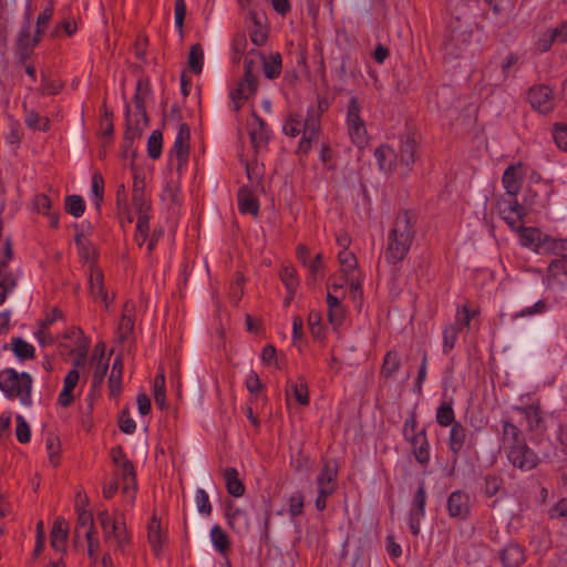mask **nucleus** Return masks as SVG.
Here are the masks:
<instances>
[{"label":"nucleus","instance_id":"f257e3e1","mask_svg":"<svg viewBox=\"0 0 567 567\" xmlns=\"http://www.w3.org/2000/svg\"><path fill=\"white\" fill-rule=\"evenodd\" d=\"M415 225L416 216L412 212L404 209L396 214L388 235L386 262L396 265L406 257L416 234Z\"/></svg>","mask_w":567,"mask_h":567},{"label":"nucleus","instance_id":"f03ea898","mask_svg":"<svg viewBox=\"0 0 567 567\" xmlns=\"http://www.w3.org/2000/svg\"><path fill=\"white\" fill-rule=\"evenodd\" d=\"M0 390L10 400L19 399L24 406L32 405V378L28 372L18 373L8 368L0 372Z\"/></svg>","mask_w":567,"mask_h":567},{"label":"nucleus","instance_id":"7ed1b4c3","mask_svg":"<svg viewBox=\"0 0 567 567\" xmlns=\"http://www.w3.org/2000/svg\"><path fill=\"white\" fill-rule=\"evenodd\" d=\"M471 39L472 32L456 19L455 22L449 25L442 48L446 54L457 58L471 42Z\"/></svg>","mask_w":567,"mask_h":567},{"label":"nucleus","instance_id":"20e7f679","mask_svg":"<svg viewBox=\"0 0 567 567\" xmlns=\"http://www.w3.org/2000/svg\"><path fill=\"white\" fill-rule=\"evenodd\" d=\"M360 113L361 106L359 99L357 96H352L349 100L347 110L348 133L352 143L362 147L367 143V128Z\"/></svg>","mask_w":567,"mask_h":567},{"label":"nucleus","instance_id":"39448f33","mask_svg":"<svg viewBox=\"0 0 567 567\" xmlns=\"http://www.w3.org/2000/svg\"><path fill=\"white\" fill-rule=\"evenodd\" d=\"M13 258V248L11 239L4 240L3 256L0 258V306L6 301L8 295L17 286V278L12 272L7 271L9 262Z\"/></svg>","mask_w":567,"mask_h":567},{"label":"nucleus","instance_id":"423d86ee","mask_svg":"<svg viewBox=\"0 0 567 567\" xmlns=\"http://www.w3.org/2000/svg\"><path fill=\"white\" fill-rule=\"evenodd\" d=\"M427 499V493L425 482L420 481L417 488L413 495L411 508L409 512V527L412 535L417 536L420 534L421 520L425 516V505Z\"/></svg>","mask_w":567,"mask_h":567},{"label":"nucleus","instance_id":"0eeeda50","mask_svg":"<svg viewBox=\"0 0 567 567\" xmlns=\"http://www.w3.org/2000/svg\"><path fill=\"white\" fill-rule=\"evenodd\" d=\"M447 515L457 520L465 522L472 512V502L468 493L456 489L452 492L446 501Z\"/></svg>","mask_w":567,"mask_h":567},{"label":"nucleus","instance_id":"6e6552de","mask_svg":"<svg viewBox=\"0 0 567 567\" xmlns=\"http://www.w3.org/2000/svg\"><path fill=\"white\" fill-rule=\"evenodd\" d=\"M189 140L190 128L188 124L182 123L178 126V132L174 141V145L169 151L171 155H174L177 159L176 171L182 174L188 163L189 156Z\"/></svg>","mask_w":567,"mask_h":567},{"label":"nucleus","instance_id":"1a4fd4ad","mask_svg":"<svg viewBox=\"0 0 567 567\" xmlns=\"http://www.w3.org/2000/svg\"><path fill=\"white\" fill-rule=\"evenodd\" d=\"M499 215L513 230L522 228L524 217L526 216V208L517 202L516 197H511L509 199H504L499 203Z\"/></svg>","mask_w":567,"mask_h":567},{"label":"nucleus","instance_id":"9d476101","mask_svg":"<svg viewBox=\"0 0 567 567\" xmlns=\"http://www.w3.org/2000/svg\"><path fill=\"white\" fill-rule=\"evenodd\" d=\"M142 136V127L140 120L132 118L130 105H125V132L122 142L123 156L128 157L135 156V151L133 148L134 141Z\"/></svg>","mask_w":567,"mask_h":567},{"label":"nucleus","instance_id":"9b49d317","mask_svg":"<svg viewBox=\"0 0 567 567\" xmlns=\"http://www.w3.org/2000/svg\"><path fill=\"white\" fill-rule=\"evenodd\" d=\"M509 463L522 471H530L538 465V455L526 444L512 447L506 454Z\"/></svg>","mask_w":567,"mask_h":567},{"label":"nucleus","instance_id":"f8f14e48","mask_svg":"<svg viewBox=\"0 0 567 567\" xmlns=\"http://www.w3.org/2000/svg\"><path fill=\"white\" fill-rule=\"evenodd\" d=\"M416 138L414 133L406 132L401 136L399 153L396 155L402 173L406 174L412 169L415 162Z\"/></svg>","mask_w":567,"mask_h":567},{"label":"nucleus","instance_id":"ddd939ff","mask_svg":"<svg viewBox=\"0 0 567 567\" xmlns=\"http://www.w3.org/2000/svg\"><path fill=\"white\" fill-rule=\"evenodd\" d=\"M466 437L467 430L461 422H456L451 426L447 446L451 452L452 472L458 462L460 453L465 445Z\"/></svg>","mask_w":567,"mask_h":567},{"label":"nucleus","instance_id":"4468645a","mask_svg":"<svg viewBox=\"0 0 567 567\" xmlns=\"http://www.w3.org/2000/svg\"><path fill=\"white\" fill-rule=\"evenodd\" d=\"M502 445L505 454L512 451V447H518L526 444L523 431L509 419L502 420Z\"/></svg>","mask_w":567,"mask_h":567},{"label":"nucleus","instance_id":"2eb2a0df","mask_svg":"<svg viewBox=\"0 0 567 567\" xmlns=\"http://www.w3.org/2000/svg\"><path fill=\"white\" fill-rule=\"evenodd\" d=\"M248 126L252 147L256 151L266 147L270 140L271 131L268 128L266 122L255 111H252V123H249Z\"/></svg>","mask_w":567,"mask_h":567},{"label":"nucleus","instance_id":"dca6fc26","mask_svg":"<svg viewBox=\"0 0 567 567\" xmlns=\"http://www.w3.org/2000/svg\"><path fill=\"white\" fill-rule=\"evenodd\" d=\"M413 451V455L415 461L421 466H427L430 463L431 447L427 439L426 430L423 427L417 432V435H413L412 437L406 440Z\"/></svg>","mask_w":567,"mask_h":567},{"label":"nucleus","instance_id":"f3484780","mask_svg":"<svg viewBox=\"0 0 567 567\" xmlns=\"http://www.w3.org/2000/svg\"><path fill=\"white\" fill-rule=\"evenodd\" d=\"M530 106L539 113H548L553 110L551 90L546 85L530 87L528 91Z\"/></svg>","mask_w":567,"mask_h":567},{"label":"nucleus","instance_id":"a211bd4d","mask_svg":"<svg viewBox=\"0 0 567 567\" xmlns=\"http://www.w3.org/2000/svg\"><path fill=\"white\" fill-rule=\"evenodd\" d=\"M338 466L336 461H324L320 473L316 478L318 491H329L334 493L337 491Z\"/></svg>","mask_w":567,"mask_h":567},{"label":"nucleus","instance_id":"6ab92c4d","mask_svg":"<svg viewBox=\"0 0 567 567\" xmlns=\"http://www.w3.org/2000/svg\"><path fill=\"white\" fill-rule=\"evenodd\" d=\"M555 42H567V22L544 32L537 40L536 47L540 52L548 51Z\"/></svg>","mask_w":567,"mask_h":567},{"label":"nucleus","instance_id":"aec40b11","mask_svg":"<svg viewBox=\"0 0 567 567\" xmlns=\"http://www.w3.org/2000/svg\"><path fill=\"white\" fill-rule=\"evenodd\" d=\"M522 165H509L503 173L502 183L509 197H516L522 188Z\"/></svg>","mask_w":567,"mask_h":567},{"label":"nucleus","instance_id":"412c9836","mask_svg":"<svg viewBox=\"0 0 567 567\" xmlns=\"http://www.w3.org/2000/svg\"><path fill=\"white\" fill-rule=\"evenodd\" d=\"M249 54L260 58L262 63V72L267 79L275 80L280 76L282 69V58L279 52L271 53L268 59L255 49L250 50Z\"/></svg>","mask_w":567,"mask_h":567},{"label":"nucleus","instance_id":"4be33fe9","mask_svg":"<svg viewBox=\"0 0 567 567\" xmlns=\"http://www.w3.org/2000/svg\"><path fill=\"white\" fill-rule=\"evenodd\" d=\"M135 306L133 302H125L123 315L117 327V337L121 342L127 341L134 332Z\"/></svg>","mask_w":567,"mask_h":567},{"label":"nucleus","instance_id":"5701e85b","mask_svg":"<svg viewBox=\"0 0 567 567\" xmlns=\"http://www.w3.org/2000/svg\"><path fill=\"white\" fill-rule=\"evenodd\" d=\"M499 559L503 567H520L526 559L524 548L511 543L501 550Z\"/></svg>","mask_w":567,"mask_h":567},{"label":"nucleus","instance_id":"b1692460","mask_svg":"<svg viewBox=\"0 0 567 567\" xmlns=\"http://www.w3.org/2000/svg\"><path fill=\"white\" fill-rule=\"evenodd\" d=\"M238 210L241 214L259 215V200L247 186H241L237 193Z\"/></svg>","mask_w":567,"mask_h":567},{"label":"nucleus","instance_id":"393cba45","mask_svg":"<svg viewBox=\"0 0 567 567\" xmlns=\"http://www.w3.org/2000/svg\"><path fill=\"white\" fill-rule=\"evenodd\" d=\"M151 93L150 81L147 79H140L136 83V90L133 97L134 105L138 115L143 120V124H148V116L146 112L145 101Z\"/></svg>","mask_w":567,"mask_h":567},{"label":"nucleus","instance_id":"a878e982","mask_svg":"<svg viewBox=\"0 0 567 567\" xmlns=\"http://www.w3.org/2000/svg\"><path fill=\"white\" fill-rule=\"evenodd\" d=\"M227 523L231 529L238 534L247 533L249 530V517L246 511L228 506L226 512Z\"/></svg>","mask_w":567,"mask_h":567},{"label":"nucleus","instance_id":"bb28decb","mask_svg":"<svg viewBox=\"0 0 567 567\" xmlns=\"http://www.w3.org/2000/svg\"><path fill=\"white\" fill-rule=\"evenodd\" d=\"M321 130L315 124H305L303 123V134L299 141L296 154L301 158L307 156L311 151L312 143L318 142Z\"/></svg>","mask_w":567,"mask_h":567},{"label":"nucleus","instance_id":"cd10ccee","mask_svg":"<svg viewBox=\"0 0 567 567\" xmlns=\"http://www.w3.org/2000/svg\"><path fill=\"white\" fill-rule=\"evenodd\" d=\"M132 202L136 212L151 210V200L145 195V182L143 177L134 175Z\"/></svg>","mask_w":567,"mask_h":567},{"label":"nucleus","instance_id":"c85d7f7f","mask_svg":"<svg viewBox=\"0 0 567 567\" xmlns=\"http://www.w3.org/2000/svg\"><path fill=\"white\" fill-rule=\"evenodd\" d=\"M69 535V523L63 517H56L51 530L50 544L55 550H64Z\"/></svg>","mask_w":567,"mask_h":567},{"label":"nucleus","instance_id":"c756f323","mask_svg":"<svg viewBox=\"0 0 567 567\" xmlns=\"http://www.w3.org/2000/svg\"><path fill=\"white\" fill-rule=\"evenodd\" d=\"M89 285L93 297H100L106 306L113 301V299H109L107 292L104 289V276L101 269L91 267Z\"/></svg>","mask_w":567,"mask_h":567},{"label":"nucleus","instance_id":"7c9ffc66","mask_svg":"<svg viewBox=\"0 0 567 567\" xmlns=\"http://www.w3.org/2000/svg\"><path fill=\"white\" fill-rule=\"evenodd\" d=\"M224 480L227 493L234 497H240L245 494V484L239 478V473L235 467H227L224 470Z\"/></svg>","mask_w":567,"mask_h":567},{"label":"nucleus","instance_id":"2f4dec72","mask_svg":"<svg viewBox=\"0 0 567 567\" xmlns=\"http://www.w3.org/2000/svg\"><path fill=\"white\" fill-rule=\"evenodd\" d=\"M122 375H123V359L117 355L112 365L111 374L109 377L110 396L116 398L122 391Z\"/></svg>","mask_w":567,"mask_h":567},{"label":"nucleus","instance_id":"473e14b6","mask_svg":"<svg viewBox=\"0 0 567 567\" xmlns=\"http://www.w3.org/2000/svg\"><path fill=\"white\" fill-rule=\"evenodd\" d=\"M515 410L525 416L530 431L545 429V421L540 415L538 406L534 404L527 406H515Z\"/></svg>","mask_w":567,"mask_h":567},{"label":"nucleus","instance_id":"72a5a7b5","mask_svg":"<svg viewBox=\"0 0 567 567\" xmlns=\"http://www.w3.org/2000/svg\"><path fill=\"white\" fill-rule=\"evenodd\" d=\"M567 241L565 239L545 236L538 244V252H547L557 257H567Z\"/></svg>","mask_w":567,"mask_h":567},{"label":"nucleus","instance_id":"f704fd0d","mask_svg":"<svg viewBox=\"0 0 567 567\" xmlns=\"http://www.w3.org/2000/svg\"><path fill=\"white\" fill-rule=\"evenodd\" d=\"M92 362L94 363V371L92 375V392L99 391L103 384L104 378L106 375L109 369V359H106L103 353L96 357H92Z\"/></svg>","mask_w":567,"mask_h":567},{"label":"nucleus","instance_id":"c9c22d12","mask_svg":"<svg viewBox=\"0 0 567 567\" xmlns=\"http://www.w3.org/2000/svg\"><path fill=\"white\" fill-rule=\"evenodd\" d=\"M401 368V358L396 351H388L381 367V375L385 379H393Z\"/></svg>","mask_w":567,"mask_h":567},{"label":"nucleus","instance_id":"e433bc0d","mask_svg":"<svg viewBox=\"0 0 567 567\" xmlns=\"http://www.w3.org/2000/svg\"><path fill=\"white\" fill-rule=\"evenodd\" d=\"M435 420L441 426H452L455 421V412L453 409V402L443 401L436 409Z\"/></svg>","mask_w":567,"mask_h":567},{"label":"nucleus","instance_id":"4c0bfd02","mask_svg":"<svg viewBox=\"0 0 567 567\" xmlns=\"http://www.w3.org/2000/svg\"><path fill=\"white\" fill-rule=\"evenodd\" d=\"M303 122L305 118L300 113L292 112L286 118L282 131L287 136L296 137L300 133L303 134Z\"/></svg>","mask_w":567,"mask_h":567},{"label":"nucleus","instance_id":"58836bf2","mask_svg":"<svg viewBox=\"0 0 567 567\" xmlns=\"http://www.w3.org/2000/svg\"><path fill=\"white\" fill-rule=\"evenodd\" d=\"M249 16L252 20V23H254V28L252 30H250L249 32V37H250V41L256 45V47H261L264 45L267 40H268V32H267V29L265 28V25L258 20L257 18V13L254 12V11H250L249 12Z\"/></svg>","mask_w":567,"mask_h":567},{"label":"nucleus","instance_id":"ea45409f","mask_svg":"<svg viewBox=\"0 0 567 567\" xmlns=\"http://www.w3.org/2000/svg\"><path fill=\"white\" fill-rule=\"evenodd\" d=\"M519 234L520 244L525 247H532L535 245V250L538 251V244L543 240L540 233L537 228L525 227L522 224V228L513 229Z\"/></svg>","mask_w":567,"mask_h":567},{"label":"nucleus","instance_id":"a19ab883","mask_svg":"<svg viewBox=\"0 0 567 567\" xmlns=\"http://www.w3.org/2000/svg\"><path fill=\"white\" fill-rule=\"evenodd\" d=\"M12 351L19 360H30L35 355L34 347L20 337L12 338Z\"/></svg>","mask_w":567,"mask_h":567},{"label":"nucleus","instance_id":"79ce46f5","mask_svg":"<svg viewBox=\"0 0 567 567\" xmlns=\"http://www.w3.org/2000/svg\"><path fill=\"white\" fill-rule=\"evenodd\" d=\"M210 539L216 550L220 554L225 555L229 550V537L219 525H214L212 527Z\"/></svg>","mask_w":567,"mask_h":567},{"label":"nucleus","instance_id":"37998d69","mask_svg":"<svg viewBox=\"0 0 567 567\" xmlns=\"http://www.w3.org/2000/svg\"><path fill=\"white\" fill-rule=\"evenodd\" d=\"M121 468V476L123 480V492H128L132 488L134 492L137 488L136 473L133 463L128 460L118 466Z\"/></svg>","mask_w":567,"mask_h":567},{"label":"nucleus","instance_id":"c03bdc74","mask_svg":"<svg viewBox=\"0 0 567 567\" xmlns=\"http://www.w3.org/2000/svg\"><path fill=\"white\" fill-rule=\"evenodd\" d=\"M328 109V103L324 99H318L317 106H309L307 109V115L305 117V124H316L319 130H321V116L324 111Z\"/></svg>","mask_w":567,"mask_h":567},{"label":"nucleus","instance_id":"a18cd8bd","mask_svg":"<svg viewBox=\"0 0 567 567\" xmlns=\"http://www.w3.org/2000/svg\"><path fill=\"white\" fill-rule=\"evenodd\" d=\"M43 32V28L37 27L33 38H30V23L28 22L27 25L20 29L18 39L19 45H24L25 49H33L40 42Z\"/></svg>","mask_w":567,"mask_h":567},{"label":"nucleus","instance_id":"49530a36","mask_svg":"<svg viewBox=\"0 0 567 567\" xmlns=\"http://www.w3.org/2000/svg\"><path fill=\"white\" fill-rule=\"evenodd\" d=\"M290 391L299 404H301V405L309 404L310 400H309L308 384L303 377H299L298 382L291 383L289 389H287V395H289Z\"/></svg>","mask_w":567,"mask_h":567},{"label":"nucleus","instance_id":"de8ad7c7","mask_svg":"<svg viewBox=\"0 0 567 567\" xmlns=\"http://www.w3.org/2000/svg\"><path fill=\"white\" fill-rule=\"evenodd\" d=\"M45 449L48 451L49 462L53 466L60 463L61 441L54 433H49L45 439Z\"/></svg>","mask_w":567,"mask_h":567},{"label":"nucleus","instance_id":"09e8293b","mask_svg":"<svg viewBox=\"0 0 567 567\" xmlns=\"http://www.w3.org/2000/svg\"><path fill=\"white\" fill-rule=\"evenodd\" d=\"M477 315L476 310L470 309L467 305L458 307L455 315V321L451 323L455 328L462 330L463 328H471L472 319Z\"/></svg>","mask_w":567,"mask_h":567},{"label":"nucleus","instance_id":"8fccbe9b","mask_svg":"<svg viewBox=\"0 0 567 567\" xmlns=\"http://www.w3.org/2000/svg\"><path fill=\"white\" fill-rule=\"evenodd\" d=\"M188 66L192 72L199 74L204 64V51L199 43L193 44L188 54Z\"/></svg>","mask_w":567,"mask_h":567},{"label":"nucleus","instance_id":"3c124183","mask_svg":"<svg viewBox=\"0 0 567 567\" xmlns=\"http://www.w3.org/2000/svg\"><path fill=\"white\" fill-rule=\"evenodd\" d=\"M148 542L152 549L158 555L162 545L161 522L155 516L148 524Z\"/></svg>","mask_w":567,"mask_h":567},{"label":"nucleus","instance_id":"603ef678","mask_svg":"<svg viewBox=\"0 0 567 567\" xmlns=\"http://www.w3.org/2000/svg\"><path fill=\"white\" fill-rule=\"evenodd\" d=\"M64 207L68 214L79 218L85 212V202L80 195H68L65 197Z\"/></svg>","mask_w":567,"mask_h":567},{"label":"nucleus","instance_id":"864d4df0","mask_svg":"<svg viewBox=\"0 0 567 567\" xmlns=\"http://www.w3.org/2000/svg\"><path fill=\"white\" fill-rule=\"evenodd\" d=\"M163 148V134L161 131L155 130L148 137L147 141V155L152 159H157L162 155Z\"/></svg>","mask_w":567,"mask_h":567},{"label":"nucleus","instance_id":"5fc2aeb1","mask_svg":"<svg viewBox=\"0 0 567 567\" xmlns=\"http://www.w3.org/2000/svg\"><path fill=\"white\" fill-rule=\"evenodd\" d=\"M341 271L344 276H349L357 268L358 261L355 255L349 249H342L338 254Z\"/></svg>","mask_w":567,"mask_h":567},{"label":"nucleus","instance_id":"6e6d98bb","mask_svg":"<svg viewBox=\"0 0 567 567\" xmlns=\"http://www.w3.org/2000/svg\"><path fill=\"white\" fill-rule=\"evenodd\" d=\"M503 478L497 474H487L484 477L483 493L486 497L495 496L503 486Z\"/></svg>","mask_w":567,"mask_h":567},{"label":"nucleus","instance_id":"4d7b16f0","mask_svg":"<svg viewBox=\"0 0 567 567\" xmlns=\"http://www.w3.org/2000/svg\"><path fill=\"white\" fill-rule=\"evenodd\" d=\"M280 278L290 295H293L299 284L297 270L291 266H285L280 270Z\"/></svg>","mask_w":567,"mask_h":567},{"label":"nucleus","instance_id":"13d9d810","mask_svg":"<svg viewBox=\"0 0 567 567\" xmlns=\"http://www.w3.org/2000/svg\"><path fill=\"white\" fill-rule=\"evenodd\" d=\"M165 375L163 372H161L154 379V401L155 404L162 410L165 406Z\"/></svg>","mask_w":567,"mask_h":567},{"label":"nucleus","instance_id":"bf43d9fd","mask_svg":"<svg viewBox=\"0 0 567 567\" xmlns=\"http://www.w3.org/2000/svg\"><path fill=\"white\" fill-rule=\"evenodd\" d=\"M560 276H567V259L558 257L553 259L548 266V277L553 280H559Z\"/></svg>","mask_w":567,"mask_h":567},{"label":"nucleus","instance_id":"052dcab7","mask_svg":"<svg viewBox=\"0 0 567 567\" xmlns=\"http://www.w3.org/2000/svg\"><path fill=\"white\" fill-rule=\"evenodd\" d=\"M460 329L455 328V326L449 324L443 330V352L447 354L451 352L456 343L458 338Z\"/></svg>","mask_w":567,"mask_h":567},{"label":"nucleus","instance_id":"680f3d73","mask_svg":"<svg viewBox=\"0 0 567 567\" xmlns=\"http://www.w3.org/2000/svg\"><path fill=\"white\" fill-rule=\"evenodd\" d=\"M16 424L17 440L22 444L29 443L31 440V430L25 419L18 414L16 416Z\"/></svg>","mask_w":567,"mask_h":567},{"label":"nucleus","instance_id":"e2e57ef3","mask_svg":"<svg viewBox=\"0 0 567 567\" xmlns=\"http://www.w3.org/2000/svg\"><path fill=\"white\" fill-rule=\"evenodd\" d=\"M308 324L310 328L311 336L316 340H322L324 338L320 312L311 311L308 317Z\"/></svg>","mask_w":567,"mask_h":567},{"label":"nucleus","instance_id":"0e129e2a","mask_svg":"<svg viewBox=\"0 0 567 567\" xmlns=\"http://www.w3.org/2000/svg\"><path fill=\"white\" fill-rule=\"evenodd\" d=\"M195 503L198 512L204 516L212 514V504L205 489L198 488L195 493Z\"/></svg>","mask_w":567,"mask_h":567},{"label":"nucleus","instance_id":"69168bd1","mask_svg":"<svg viewBox=\"0 0 567 567\" xmlns=\"http://www.w3.org/2000/svg\"><path fill=\"white\" fill-rule=\"evenodd\" d=\"M553 140L558 148L567 151V124L555 123L553 128Z\"/></svg>","mask_w":567,"mask_h":567},{"label":"nucleus","instance_id":"338daca9","mask_svg":"<svg viewBox=\"0 0 567 567\" xmlns=\"http://www.w3.org/2000/svg\"><path fill=\"white\" fill-rule=\"evenodd\" d=\"M97 519L103 529L105 539H109L111 537V533H115V529H117V523L110 517L107 511L99 512Z\"/></svg>","mask_w":567,"mask_h":567},{"label":"nucleus","instance_id":"774afa93","mask_svg":"<svg viewBox=\"0 0 567 567\" xmlns=\"http://www.w3.org/2000/svg\"><path fill=\"white\" fill-rule=\"evenodd\" d=\"M305 497L300 491L295 492L288 499L289 514L291 517H298L303 512Z\"/></svg>","mask_w":567,"mask_h":567}]
</instances>
